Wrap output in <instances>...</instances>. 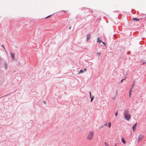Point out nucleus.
<instances>
[{
    "label": "nucleus",
    "mask_w": 146,
    "mask_h": 146,
    "mask_svg": "<svg viewBox=\"0 0 146 146\" xmlns=\"http://www.w3.org/2000/svg\"><path fill=\"white\" fill-rule=\"evenodd\" d=\"M129 113V111L128 109L125 110L123 112L125 119L126 120L128 121H129L131 117V115Z\"/></svg>",
    "instance_id": "obj_1"
},
{
    "label": "nucleus",
    "mask_w": 146,
    "mask_h": 146,
    "mask_svg": "<svg viewBox=\"0 0 146 146\" xmlns=\"http://www.w3.org/2000/svg\"><path fill=\"white\" fill-rule=\"evenodd\" d=\"M94 136V133L93 131H90L88 133V136L86 137V139L89 140H91Z\"/></svg>",
    "instance_id": "obj_2"
},
{
    "label": "nucleus",
    "mask_w": 146,
    "mask_h": 146,
    "mask_svg": "<svg viewBox=\"0 0 146 146\" xmlns=\"http://www.w3.org/2000/svg\"><path fill=\"white\" fill-rule=\"evenodd\" d=\"M144 137V136L143 135L141 134L139 135L137 140V143H139L142 139Z\"/></svg>",
    "instance_id": "obj_3"
},
{
    "label": "nucleus",
    "mask_w": 146,
    "mask_h": 146,
    "mask_svg": "<svg viewBox=\"0 0 146 146\" xmlns=\"http://www.w3.org/2000/svg\"><path fill=\"white\" fill-rule=\"evenodd\" d=\"M10 55L11 59H12L15 60V53H14L10 52Z\"/></svg>",
    "instance_id": "obj_4"
},
{
    "label": "nucleus",
    "mask_w": 146,
    "mask_h": 146,
    "mask_svg": "<svg viewBox=\"0 0 146 146\" xmlns=\"http://www.w3.org/2000/svg\"><path fill=\"white\" fill-rule=\"evenodd\" d=\"M91 38V35L90 34H88L87 36L86 41H88Z\"/></svg>",
    "instance_id": "obj_5"
},
{
    "label": "nucleus",
    "mask_w": 146,
    "mask_h": 146,
    "mask_svg": "<svg viewBox=\"0 0 146 146\" xmlns=\"http://www.w3.org/2000/svg\"><path fill=\"white\" fill-rule=\"evenodd\" d=\"M137 123H136L132 127L133 130V131H135L136 129V127H137Z\"/></svg>",
    "instance_id": "obj_6"
},
{
    "label": "nucleus",
    "mask_w": 146,
    "mask_h": 146,
    "mask_svg": "<svg viewBox=\"0 0 146 146\" xmlns=\"http://www.w3.org/2000/svg\"><path fill=\"white\" fill-rule=\"evenodd\" d=\"M8 64L6 62H4V67L5 70H7V69Z\"/></svg>",
    "instance_id": "obj_7"
},
{
    "label": "nucleus",
    "mask_w": 146,
    "mask_h": 146,
    "mask_svg": "<svg viewBox=\"0 0 146 146\" xmlns=\"http://www.w3.org/2000/svg\"><path fill=\"white\" fill-rule=\"evenodd\" d=\"M141 18L138 19L137 18H133L132 20H135L136 21H137L139 20Z\"/></svg>",
    "instance_id": "obj_8"
},
{
    "label": "nucleus",
    "mask_w": 146,
    "mask_h": 146,
    "mask_svg": "<svg viewBox=\"0 0 146 146\" xmlns=\"http://www.w3.org/2000/svg\"><path fill=\"white\" fill-rule=\"evenodd\" d=\"M102 41L101 39H100V38L99 37H98L97 38V42H99V43H100V42H102Z\"/></svg>",
    "instance_id": "obj_9"
},
{
    "label": "nucleus",
    "mask_w": 146,
    "mask_h": 146,
    "mask_svg": "<svg viewBox=\"0 0 146 146\" xmlns=\"http://www.w3.org/2000/svg\"><path fill=\"white\" fill-rule=\"evenodd\" d=\"M84 71L83 70H80V71L78 72V74H81L82 73H84Z\"/></svg>",
    "instance_id": "obj_10"
},
{
    "label": "nucleus",
    "mask_w": 146,
    "mask_h": 146,
    "mask_svg": "<svg viewBox=\"0 0 146 146\" xmlns=\"http://www.w3.org/2000/svg\"><path fill=\"white\" fill-rule=\"evenodd\" d=\"M133 86H134V83L133 84L132 86L131 87V88L129 89V91H132L133 88Z\"/></svg>",
    "instance_id": "obj_11"
},
{
    "label": "nucleus",
    "mask_w": 146,
    "mask_h": 146,
    "mask_svg": "<svg viewBox=\"0 0 146 146\" xmlns=\"http://www.w3.org/2000/svg\"><path fill=\"white\" fill-rule=\"evenodd\" d=\"M121 141L124 144H125L126 143L125 141L124 140V138H121Z\"/></svg>",
    "instance_id": "obj_12"
},
{
    "label": "nucleus",
    "mask_w": 146,
    "mask_h": 146,
    "mask_svg": "<svg viewBox=\"0 0 146 146\" xmlns=\"http://www.w3.org/2000/svg\"><path fill=\"white\" fill-rule=\"evenodd\" d=\"M129 91V98H130L131 97V92H132V91Z\"/></svg>",
    "instance_id": "obj_13"
},
{
    "label": "nucleus",
    "mask_w": 146,
    "mask_h": 146,
    "mask_svg": "<svg viewBox=\"0 0 146 146\" xmlns=\"http://www.w3.org/2000/svg\"><path fill=\"white\" fill-rule=\"evenodd\" d=\"M94 96H92V98H91V101H90V102H92L93 101V100L94 98Z\"/></svg>",
    "instance_id": "obj_14"
},
{
    "label": "nucleus",
    "mask_w": 146,
    "mask_h": 146,
    "mask_svg": "<svg viewBox=\"0 0 146 146\" xmlns=\"http://www.w3.org/2000/svg\"><path fill=\"white\" fill-rule=\"evenodd\" d=\"M102 43L103 44H104V45L106 46V48L107 47L106 46V43L104 42H103V41H102Z\"/></svg>",
    "instance_id": "obj_15"
},
{
    "label": "nucleus",
    "mask_w": 146,
    "mask_h": 146,
    "mask_svg": "<svg viewBox=\"0 0 146 146\" xmlns=\"http://www.w3.org/2000/svg\"><path fill=\"white\" fill-rule=\"evenodd\" d=\"M63 11L64 13H67L68 11H66V10H62V11Z\"/></svg>",
    "instance_id": "obj_16"
},
{
    "label": "nucleus",
    "mask_w": 146,
    "mask_h": 146,
    "mask_svg": "<svg viewBox=\"0 0 146 146\" xmlns=\"http://www.w3.org/2000/svg\"><path fill=\"white\" fill-rule=\"evenodd\" d=\"M52 15V14L51 15H49V16L46 17L45 18H49V17H51V16Z\"/></svg>",
    "instance_id": "obj_17"
},
{
    "label": "nucleus",
    "mask_w": 146,
    "mask_h": 146,
    "mask_svg": "<svg viewBox=\"0 0 146 146\" xmlns=\"http://www.w3.org/2000/svg\"><path fill=\"white\" fill-rule=\"evenodd\" d=\"M117 115H118L117 112V111L115 112V116L117 117Z\"/></svg>",
    "instance_id": "obj_18"
},
{
    "label": "nucleus",
    "mask_w": 146,
    "mask_h": 146,
    "mask_svg": "<svg viewBox=\"0 0 146 146\" xmlns=\"http://www.w3.org/2000/svg\"><path fill=\"white\" fill-rule=\"evenodd\" d=\"M111 123H109L108 124V127H111Z\"/></svg>",
    "instance_id": "obj_19"
},
{
    "label": "nucleus",
    "mask_w": 146,
    "mask_h": 146,
    "mask_svg": "<svg viewBox=\"0 0 146 146\" xmlns=\"http://www.w3.org/2000/svg\"><path fill=\"white\" fill-rule=\"evenodd\" d=\"M105 145L106 146H109L108 144L106 142H105Z\"/></svg>",
    "instance_id": "obj_20"
},
{
    "label": "nucleus",
    "mask_w": 146,
    "mask_h": 146,
    "mask_svg": "<svg viewBox=\"0 0 146 146\" xmlns=\"http://www.w3.org/2000/svg\"><path fill=\"white\" fill-rule=\"evenodd\" d=\"M131 54V52L130 51H129L127 52V54L128 55H129Z\"/></svg>",
    "instance_id": "obj_21"
},
{
    "label": "nucleus",
    "mask_w": 146,
    "mask_h": 146,
    "mask_svg": "<svg viewBox=\"0 0 146 146\" xmlns=\"http://www.w3.org/2000/svg\"><path fill=\"white\" fill-rule=\"evenodd\" d=\"M97 54L99 56V57L101 55V53L100 52L98 53H97Z\"/></svg>",
    "instance_id": "obj_22"
},
{
    "label": "nucleus",
    "mask_w": 146,
    "mask_h": 146,
    "mask_svg": "<svg viewBox=\"0 0 146 146\" xmlns=\"http://www.w3.org/2000/svg\"><path fill=\"white\" fill-rule=\"evenodd\" d=\"M125 80V79H122L121 81H120V82L121 83H122V82H123V80Z\"/></svg>",
    "instance_id": "obj_23"
},
{
    "label": "nucleus",
    "mask_w": 146,
    "mask_h": 146,
    "mask_svg": "<svg viewBox=\"0 0 146 146\" xmlns=\"http://www.w3.org/2000/svg\"><path fill=\"white\" fill-rule=\"evenodd\" d=\"M143 63L144 64L146 63V62H145V60H143Z\"/></svg>",
    "instance_id": "obj_24"
},
{
    "label": "nucleus",
    "mask_w": 146,
    "mask_h": 146,
    "mask_svg": "<svg viewBox=\"0 0 146 146\" xmlns=\"http://www.w3.org/2000/svg\"><path fill=\"white\" fill-rule=\"evenodd\" d=\"M89 94L90 96H92V95H91V92H89Z\"/></svg>",
    "instance_id": "obj_25"
},
{
    "label": "nucleus",
    "mask_w": 146,
    "mask_h": 146,
    "mask_svg": "<svg viewBox=\"0 0 146 146\" xmlns=\"http://www.w3.org/2000/svg\"><path fill=\"white\" fill-rule=\"evenodd\" d=\"M83 70H84V72H85V71H86V70L87 69L86 68H84Z\"/></svg>",
    "instance_id": "obj_26"
},
{
    "label": "nucleus",
    "mask_w": 146,
    "mask_h": 146,
    "mask_svg": "<svg viewBox=\"0 0 146 146\" xmlns=\"http://www.w3.org/2000/svg\"><path fill=\"white\" fill-rule=\"evenodd\" d=\"M2 46L3 47V48L5 49V48H4V46L3 45H2Z\"/></svg>",
    "instance_id": "obj_27"
},
{
    "label": "nucleus",
    "mask_w": 146,
    "mask_h": 146,
    "mask_svg": "<svg viewBox=\"0 0 146 146\" xmlns=\"http://www.w3.org/2000/svg\"><path fill=\"white\" fill-rule=\"evenodd\" d=\"M104 126H108V125H107V123H106L104 125Z\"/></svg>",
    "instance_id": "obj_28"
},
{
    "label": "nucleus",
    "mask_w": 146,
    "mask_h": 146,
    "mask_svg": "<svg viewBox=\"0 0 146 146\" xmlns=\"http://www.w3.org/2000/svg\"><path fill=\"white\" fill-rule=\"evenodd\" d=\"M43 102L44 104H46V102H45V101H44Z\"/></svg>",
    "instance_id": "obj_29"
},
{
    "label": "nucleus",
    "mask_w": 146,
    "mask_h": 146,
    "mask_svg": "<svg viewBox=\"0 0 146 146\" xmlns=\"http://www.w3.org/2000/svg\"><path fill=\"white\" fill-rule=\"evenodd\" d=\"M103 126L100 127V129L102 128L103 127Z\"/></svg>",
    "instance_id": "obj_30"
},
{
    "label": "nucleus",
    "mask_w": 146,
    "mask_h": 146,
    "mask_svg": "<svg viewBox=\"0 0 146 146\" xmlns=\"http://www.w3.org/2000/svg\"><path fill=\"white\" fill-rule=\"evenodd\" d=\"M92 96H90V98H92Z\"/></svg>",
    "instance_id": "obj_31"
},
{
    "label": "nucleus",
    "mask_w": 146,
    "mask_h": 146,
    "mask_svg": "<svg viewBox=\"0 0 146 146\" xmlns=\"http://www.w3.org/2000/svg\"><path fill=\"white\" fill-rule=\"evenodd\" d=\"M71 27H70L69 28V29H71Z\"/></svg>",
    "instance_id": "obj_32"
},
{
    "label": "nucleus",
    "mask_w": 146,
    "mask_h": 146,
    "mask_svg": "<svg viewBox=\"0 0 146 146\" xmlns=\"http://www.w3.org/2000/svg\"><path fill=\"white\" fill-rule=\"evenodd\" d=\"M83 10V9H81V10Z\"/></svg>",
    "instance_id": "obj_33"
},
{
    "label": "nucleus",
    "mask_w": 146,
    "mask_h": 146,
    "mask_svg": "<svg viewBox=\"0 0 146 146\" xmlns=\"http://www.w3.org/2000/svg\"><path fill=\"white\" fill-rule=\"evenodd\" d=\"M106 22L108 23V21H106Z\"/></svg>",
    "instance_id": "obj_34"
}]
</instances>
